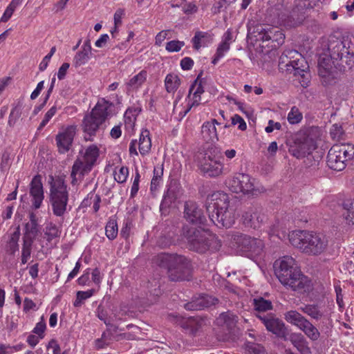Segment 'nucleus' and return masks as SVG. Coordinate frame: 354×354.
I'll return each mask as SVG.
<instances>
[{
	"instance_id": "obj_64",
	"label": "nucleus",
	"mask_w": 354,
	"mask_h": 354,
	"mask_svg": "<svg viewBox=\"0 0 354 354\" xmlns=\"http://www.w3.org/2000/svg\"><path fill=\"white\" fill-rule=\"evenodd\" d=\"M281 129V124L280 122H274L272 120H270L268 123V126L266 127L265 131L266 133H272L274 129L280 130Z\"/></svg>"
},
{
	"instance_id": "obj_61",
	"label": "nucleus",
	"mask_w": 354,
	"mask_h": 354,
	"mask_svg": "<svg viewBox=\"0 0 354 354\" xmlns=\"http://www.w3.org/2000/svg\"><path fill=\"white\" fill-rule=\"evenodd\" d=\"M19 250L18 241L9 239L6 245V252L11 255H14L15 252Z\"/></svg>"
},
{
	"instance_id": "obj_10",
	"label": "nucleus",
	"mask_w": 354,
	"mask_h": 354,
	"mask_svg": "<svg viewBox=\"0 0 354 354\" xmlns=\"http://www.w3.org/2000/svg\"><path fill=\"white\" fill-rule=\"evenodd\" d=\"M50 201L53 214L57 216H63L68 202V192L63 180L56 179L51 183Z\"/></svg>"
},
{
	"instance_id": "obj_46",
	"label": "nucleus",
	"mask_w": 354,
	"mask_h": 354,
	"mask_svg": "<svg viewBox=\"0 0 354 354\" xmlns=\"http://www.w3.org/2000/svg\"><path fill=\"white\" fill-rule=\"evenodd\" d=\"M60 230L59 227L53 223H49L46 227L45 235L47 236V241H51L54 238L59 236Z\"/></svg>"
},
{
	"instance_id": "obj_43",
	"label": "nucleus",
	"mask_w": 354,
	"mask_h": 354,
	"mask_svg": "<svg viewBox=\"0 0 354 354\" xmlns=\"http://www.w3.org/2000/svg\"><path fill=\"white\" fill-rule=\"evenodd\" d=\"M303 119V114L299 109L294 106L291 108L288 114L287 120L291 124H296L299 123Z\"/></svg>"
},
{
	"instance_id": "obj_32",
	"label": "nucleus",
	"mask_w": 354,
	"mask_h": 354,
	"mask_svg": "<svg viewBox=\"0 0 354 354\" xmlns=\"http://www.w3.org/2000/svg\"><path fill=\"white\" fill-rule=\"evenodd\" d=\"M163 165H157L153 168V176L151 181L150 190L156 192L162 184Z\"/></svg>"
},
{
	"instance_id": "obj_7",
	"label": "nucleus",
	"mask_w": 354,
	"mask_h": 354,
	"mask_svg": "<svg viewBox=\"0 0 354 354\" xmlns=\"http://www.w3.org/2000/svg\"><path fill=\"white\" fill-rule=\"evenodd\" d=\"M297 247L308 255L318 256L323 253L328 246V239L322 233L313 231H300Z\"/></svg>"
},
{
	"instance_id": "obj_55",
	"label": "nucleus",
	"mask_w": 354,
	"mask_h": 354,
	"mask_svg": "<svg viewBox=\"0 0 354 354\" xmlns=\"http://www.w3.org/2000/svg\"><path fill=\"white\" fill-rule=\"evenodd\" d=\"M32 243L24 241L22 252H21V263L25 264L28 261V259L30 256Z\"/></svg>"
},
{
	"instance_id": "obj_44",
	"label": "nucleus",
	"mask_w": 354,
	"mask_h": 354,
	"mask_svg": "<svg viewBox=\"0 0 354 354\" xmlns=\"http://www.w3.org/2000/svg\"><path fill=\"white\" fill-rule=\"evenodd\" d=\"M230 48V45L227 44L225 42H221L216 49V52L215 55H214L213 59L212 61V63L213 64H216L225 55V53L227 52Z\"/></svg>"
},
{
	"instance_id": "obj_29",
	"label": "nucleus",
	"mask_w": 354,
	"mask_h": 354,
	"mask_svg": "<svg viewBox=\"0 0 354 354\" xmlns=\"http://www.w3.org/2000/svg\"><path fill=\"white\" fill-rule=\"evenodd\" d=\"M151 148L150 132L147 129H142L138 141V150L140 153L145 156L148 154Z\"/></svg>"
},
{
	"instance_id": "obj_23",
	"label": "nucleus",
	"mask_w": 354,
	"mask_h": 354,
	"mask_svg": "<svg viewBox=\"0 0 354 354\" xmlns=\"http://www.w3.org/2000/svg\"><path fill=\"white\" fill-rule=\"evenodd\" d=\"M75 135V127L73 126L67 127L64 130L58 133L55 140L59 153H65L70 149Z\"/></svg>"
},
{
	"instance_id": "obj_1",
	"label": "nucleus",
	"mask_w": 354,
	"mask_h": 354,
	"mask_svg": "<svg viewBox=\"0 0 354 354\" xmlns=\"http://www.w3.org/2000/svg\"><path fill=\"white\" fill-rule=\"evenodd\" d=\"M295 265V259L283 257L274 263V274L285 287L299 293H308L313 290L311 279L304 275Z\"/></svg>"
},
{
	"instance_id": "obj_48",
	"label": "nucleus",
	"mask_w": 354,
	"mask_h": 354,
	"mask_svg": "<svg viewBox=\"0 0 354 354\" xmlns=\"http://www.w3.org/2000/svg\"><path fill=\"white\" fill-rule=\"evenodd\" d=\"M57 111V107L56 104H54L45 114L43 120L40 122L37 131H41L52 118L56 114Z\"/></svg>"
},
{
	"instance_id": "obj_13",
	"label": "nucleus",
	"mask_w": 354,
	"mask_h": 354,
	"mask_svg": "<svg viewBox=\"0 0 354 354\" xmlns=\"http://www.w3.org/2000/svg\"><path fill=\"white\" fill-rule=\"evenodd\" d=\"M205 80L200 78V75L192 84L189 89V93L186 97V105L183 110L180 111V114L183 113L185 116L193 108H196L201 103V95L205 92L204 88Z\"/></svg>"
},
{
	"instance_id": "obj_41",
	"label": "nucleus",
	"mask_w": 354,
	"mask_h": 354,
	"mask_svg": "<svg viewBox=\"0 0 354 354\" xmlns=\"http://www.w3.org/2000/svg\"><path fill=\"white\" fill-rule=\"evenodd\" d=\"M129 168L126 166L115 167L114 171V179L118 183H124L129 176Z\"/></svg>"
},
{
	"instance_id": "obj_3",
	"label": "nucleus",
	"mask_w": 354,
	"mask_h": 354,
	"mask_svg": "<svg viewBox=\"0 0 354 354\" xmlns=\"http://www.w3.org/2000/svg\"><path fill=\"white\" fill-rule=\"evenodd\" d=\"M114 104L102 97L98 100L91 111L86 113L82 123L84 138L86 141L92 142L97 132L105 122L115 114Z\"/></svg>"
},
{
	"instance_id": "obj_20",
	"label": "nucleus",
	"mask_w": 354,
	"mask_h": 354,
	"mask_svg": "<svg viewBox=\"0 0 354 354\" xmlns=\"http://www.w3.org/2000/svg\"><path fill=\"white\" fill-rule=\"evenodd\" d=\"M310 6L308 0H298L295 8L287 19H282L283 25L288 27L299 26L304 18V10Z\"/></svg>"
},
{
	"instance_id": "obj_6",
	"label": "nucleus",
	"mask_w": 354,
	"mask_h": 354,
	"mask_svg": "<svg viewBox=\"0 0 354 354\" xmlns=\"http://www.w3.org/2000/svg\"><path fill=\"white\" fill-rule=\"evenodd\" d=\"M100 156V149L95 145H89L82 158H77L73 163L71 177L72 184L75 185L88 174L96 164Z\"/></svg>"
},
{
	"instance_id": "obj_59",
	"label": "nucleus",
	"mask_w": 354,
	"mask_h": 354,
	"mask_svg": "<svg viewBox=\"0 0 354 354\" xmlns=\"http://www.w3.org/2000/svg\"><path fill=\"white\" fill-rule=\"evenodd\" d=\"M96 292V290L94 288L88 290L87 291H77L76 295H77V299L84 301L91 297Z\"/></svg>"
},
{
	"instance_id": "obj_17",
	"label": "nucleus",
	"mask_w": 354,
	"mask_h": 354,
	"mask_svg": "<svg viewBox=\"0 0 354 354\" xmlns=\"http://www.w3.org/2000/svg\"><path fill=\"white\" fill-rule=\"evenodd\" d=\"M240 251L250 255H259L263 250L261 240L245 234H241L234 239Z\"/></svg>"
},
{
	"instance_id": "obj_34",
	"label": "nucleus",
	"mask_w": 354,
	"mask_h": 354,
	"mask_svg": "<svg viewBox=\"0 0 354 354\" xmlns=\"http://www.w3.org/2000/svg\"><path fill=\"white\" fill-rule=\"evenodd\" d=\"M252 305L254 306V310L257 312V315H262V313H265L273 308L271 301L266 299L262 297L254 298L253 299Z\"/></svg>"
},
{
	"instance_id": "obj_4",
	"label": "nucleus",
	"mask_w": 354,
	"mask_h": 354,
	"mask_svg": "<svg viewBox=\"0 0 354 354\" xmlns=\"http://www.w3.org/2000/svg\"><path fill=\"white\" fill-rule=\"evenodd\" d=\"M158 265L167 270L168 277L171 281H189L192 279V265L183 255L162 253L158 256Z\"/></svg>"
},
{
	"instance_id": "obj_56",
	"label": "nucleus",
	"mask_w": 354,
	"mask_h": 354,
	"mask_svg": "<svg viewBox=\"0 0 354 354\" xmlns=\"http://www.w3.org/2000/svg\"><path fill=\"white\" fill-rule=\"evenodd\" d=\"M232 124L233 126L238 125V129L245 131L247 129V124L243 118L238 114H234L231 118Z\"/></svg>"
},
{
	"instance_id": "obj_35",
	"label": "nucleus",
	"mask_w": 354,
	"mask_h": 354,
	"mask_svg": "<svg viewBox=\"0 0 354 354\" xmlns=\"http://www.w3.org/2000/svg\"><path fill=\"white\" fill-rule=\"evenodd\" d=\"M180 85V79L178 75L169 73L165 79V89L168 93H174Z\"/></svg>"
},
{
	"instance_id": "obj_5",
	"label": "nucleus",
	"mask_w": 354,
	"mask_h": 354,
	"mask_svg": "<svg viewBox=\"0 0 354 354\" xmlns=\"http://www.w3.org/2000/svg\"><path fill=\"white\" fill-rule=\"evenodd\" d=\"M279 68L282 72L293 73L300 76L299 82L303 87H306L309 82V74L307 71L308 66L304 57L297 50H285L279 57Z\"/></svg>"
},
{
	"instance_id": "obj_25",
	"label": "nucleus",
	"mask_w": 354,
	"mask_h": 354,
	"mask_svg": "<svg viewBox=\"0 0 354 354\" xmlns=\"http://www.w3.org/2000/svg\"><path fill=\"white\" fill-rule=\"evenodd\" d=\"M288 339L301 354H310L311 350L308 346V342L304 335L300 333H292Z\"/></svg>"
},
{
	"instance_id": "obj_37",
	"label": "nucleus",
	"mask_w": 354,
	"mask_h": 354,
	"mask_svg": "<svg viewBox=\"0 0 354 354\" xmlns=\"http://www.w3.org/2000/svg\"><path fill=\"white\" fill-rule=\"evenodd\" d=\"M300 330H302L305 335L312 341H317L320 337V333L318 329L308 319L300 327Z\"/></svg>"
},
{
	"instance_id": "obj_62",
	"label": "nucleus",
	"mask_w": 354,
	"mask_h": 354,
	"mask_svg": "<svg viewBox=\"0 0 354 354\" xmlns=\"http://www.w3.org/2000/svg\"><path fill=\"white\" fill-rule=\"evenodd\" d=\"M124 15V10L122 8H118L114 14V25L116 29L118 26L122 24V19Z\"/></svg>"
},
{
	"instance_id": "obj_33",
	"label": "nucleus",
	"mask_w": 354,
	"mask_h": 354,
	"mask_svg": "<svg viewBox=\"0 0 354 354\" xmlns=\"http://www.w3.org/2000/svg\"><path fill=\"white\" fill-rule=\"evenodd\" d=\"M284 319L292 325L297 326L299 329L307 319L297 310H289L284 314Z\"/></svg>"
},
{
	"instance_id": "obj_60",
	"label": "nucleus",
	"mask_w": 354,
	"mask_h": 354,
	"mask_svg": "<svg viewBox=\"0 0 354 354\" xmlns=\"http://www.w3.org/2000/svg\"><path fill=\"white\" fill-rule=\"evenodd\" d=\"M169 30H165L159 32L155 37V44L158 46H160L162 44V42L165 41V39L168 36V34L169 33Z\"/></svg>"
},
{
	"instance_id": "obj_22",
	"label": "nucleus",
	"mask_w": 354,
	"mask_h": 354,
	"mask_svg": "<svg viewBox=\"0 0 354 354\" xmlns=\"http://www.w3.org/2000/svg\"><path fill=\"white\" fill-rule=\"evenodd\" d=\"M183 217L187 221H205L203 207L191 200L185 201L184 204Z\"/></svg>"
},
{
	"instance_id": "obj_11",
	"label": "nucleus",
	"mask_w": 354,
	"mask_h": 354,
	"mask_svg": "<svg viewBox=\"0 0 354 354\" xmlns=\"http://www.w3.org/2000/svg\"><path fill=\"white\" fill-rule=\"evenodd\" d=\"M229 203V196L223 192H216L209 195L206 209L210 221H224Z\"/></svg>"
},
{
	"instance_id": "obj_50",
	"label": "nucleus",
	"mask_w": 354,
	"mask_h": 354,
	"mask_svg": "<svg viewBox=\"0 0 354 354\" xmlns=\"http://www.w3.org/2000/svg\"><path fill=\"white\" fill-rule=\"evenodd\" d=\"M105 231L106 236L109 240L115 239L118 233V223H106Z\"/></svg>"
},
{
	"instance_id": "obj_63",
	"label": "nucleus",
	"mask_w": 354,
	"mask_h": 354,
	"mask_svg": "<svg viewBox=\"0 0 354 354\" xmlns=\"http://www.w3.org/2000/svg\"><path fill=\"white\" fill-rule=\"evenodd\" d=\"M194 66V61L192 58L186 57L181 59L180 66L184 71H188L192 68Z\"/></svg>"
},
{
	"instance_id": "obj_57",
	"label": "nucleus",
	"mask_w": 354,
	"mask_h": 354,
	"mask_svg": "<svg viewBox=\"0 0 354 354\" xmlns=\"http://www.w3.org/2000/svg\"><path fill=\"white\" fill-rule=\"evenodd\" d=\"M55 51L56 48L55 46L52 47L50 52L43 58L39 66V68L41 71H44L46 69L48 65V62H50Z\"/></svg>"
},
{
	"instance_id": "obj_47",
	"label": "nucleus",
	"mask_w": 354,
	"mask_h": 354,
	"mask_svg": "<svg viewBox=\"0 0 354 354\" xmlns=\"http://www.w3.org/2000/svg\"><path fill=\"white\" fill-rule=\"evenodd\" d=\"M202 309L209 308L218 303V299L209 295H202L198 297Z\"/></svg>"
},
{
	"instance_id": "obj_8",
	"label": "nucleus",
	"mask_w": 354,
	"mask_h": 354,
	"mask_svg": "<svg viewBox=\"0 0 354 354\" xmlns=\"http://www.w3.org/2000/svg\"><path fill=\"white\" fill-rule=\"evenodd\" d=\"M228 188L234 193L245 195L257 196L266 191V189L250 175L236 173L226 180Z\"/></svg>"
},
{
	"instance_id": "obj_2",
	"label": "nucleus",
	"mask_w": 354,
	"mask_h": 354,
	"mask_svg": "<svg viewBox=\"0 0 354 354\" xmlns=\"http://www.w3.org/2000/svg\"><path fill=\"white\" fill-rule=\"evenodd\" d=\"M197 223H185L182 228L183 234L187 240L189 249L198 254H205L207 252L213 253L219 250L221 242L216 234L208 228L197 225Z\"/></svg>"
},
{
	"instance_id": "obj_42",
	"label": "nucleus",
	"mask_w": 354,
	"mask_h": 354,
	"mask_svg": "<svg viewBox=\"0 0 354 354\" xmlns=\"http://www.w3.org/2000/svg\"><path fill=\"white\" fill-rule=\"evenodd\" d=\"M301 310L304 313L316 320L319 319L323 316V313L319 310L317 305L315 304L306 305L304 308H301Z\"/></svg>"
},
{
	"instance_id": "obj_53",
	"label": "nucleus",
	"mask_w": 354,
	"mask_h": 354,
	"mask_svg": "<svg viewBox=\"0 0 354 354\" xmlns=\"http://www.w3.org/2000/svg\"><path fill=\"white\" fill-rule=\"evenodd\" d=\"M46 329V324L44 319V316L41 317V321L37 323L35 327L32 332L39 336L40 339L44 337V332Z\"/></svg>"
},
{
	"instance_id": "obj_21",
	"label": "nucleus",
	"mask_w": 354,
	"mask_h": 354,
	"mask_svg": "<svg viewBox=\"0 0 354 354\" xmlns=\"http://www.w3.org/2000/svg\"><path fill=\"white\" fill-rule=\"evenodd\" d=\"M318 73L323 85L332 86L337 83L338 72L330 63H326L324 59L319 62Z\"/></svg>"
},
{
	"instance_id": "obj_36",
	"label": "nucleus",
	"mask_w": 354,
	"mask_h": 354,
	"mask_svg": "<svg viewBox=\"0 0 354 354\" xmlns=\"http://www.w3.org/2000/svg\"><path fill=\"white\" fill-rule=\"evenodd\" d=\"M147 77V71L145 70H142L140 73L129 80V82L127 83L128 88L131 90L138 89L145 82Z\"/></svg>"
},
{
	"instance_id": "obj_39",
	"label": "nucleus",
	"mask_w": 354,
	"mask_h": 354,
	"mask_svg": "<svg viewBox=\"0 0 354 354\" xmlns=\"http://www.w3.org/2000/svg\"><path fill=\"white\" fill-rule=\"evenodd\" d=\"M38 232V223H26L23 240L32 243Z\"/></svg>"
},
{
	"instance_id": "obj_24",
	"label": "nucleus",
	"mask_w": 354,
	"mask_h": 354,
	"mask_svg": "<svg viewBox=\"0 0 354 354\" xmlns=\"http://www.w3.org/2000/svg\"><path fill=\"white\" fill-rule=\"evenodd\" d=\"M204 320L200 317H189L183 320L180 326L192 337H196L202 328Z\"/></svg>"
},
{
	"instance_id": "obj_51",
	"label": "nucleus",
	"mask_w": 354,
	"mask_h": 354,
	"mask_svg": "<svg viewBox=\"0 0 354 354\" xmlns=\"http://www.w3.org/2000/svg\"><path fill=\"white\" fill-rule=\"evenodd\" d=\"M140 181V174L138 169H136L135 174L133 176V180L131 187L130 198H134L139 190V183Z\"/></svg>"
},
{
	"instance_id": "obj_16",
	"label": "nucleus",
	"mask_w": 354,
	"mask_h": 354,
	"mask_svg": "<svg viewBox=\"0 0 354 354\" xmlns=\"http://www.w3.org/2000/svg\"><path fill=\"white\" fill-rule=\"evenodd\" d=\"M223 163L211 150H207L200 162L201 171L209 177L220 176L223 170Z\"/></svg>"
},
{
	"instance_id": "obj_30",
	"label": "nucleus",
	"mask_w": 354,
	"mask_h": 354,
	"mask_svg": "<svg viewBox=\"0 0 354 354\" xmlns=\"http://www.w3.org/2000/svg\"><path fill=\"white\" fill-rule=\"evenodd\" d=\"M201 136L206 142L215 143L218 140L217 129L213 124L204 122L201 126Z\"/></svg>"
},
{
	"instance_id": "obj_49",
	"label": "nucleus",
	"mask_w": 354,
	"mask_h": 354,
	"mask_svg": "<svg viewBox=\"0 0 354 354\" xmlns=\"http://www.w3.org/2000/svg\"><path fill=\"white\" fill-rule=\"evenodd\" d=\"M344 215L347 221L354 220V199L344 203Z\"/></svg>"
},
{
	"instance_id": "obj_12",
	"label": "nucleus",
	"mask_w": 354,
	"mask_h": 354,
	"mask_svg": "<svg viewBox=\"0 0 354 354\" xmlns=\"http://www.w3.org/2000/svg\"><path fill=\"white\" fill-rule=\"evenodd\" d=\"M317 148L316 141L306 133H298L290 147V153L297 159L308 157Z\"/></svg>"
},
{
	"instance_id": "obj_28",
	"label": "nucleus",
	"mask_w": 354,
	"mask_h": 354,
	"mask_svg": "<svg viewBox=\"0 0 354 354\" xmlns=\"http://www.w3.org/2000/svg\"><path fill=\"white\" fill-rule=\"evenodd\" d=\"M91 45L89 40L84 41L81 50L74 57L73 62L75 67L85 64L90 59L91 54Z\"/></svg>"
},
{
	"instance_id": "obj_54",
	"label": "nucleus",
	"mask_w": 354,
	"mask_h": 354,
	"mask_svg": "<svg viewBox=\"0 0 354 354\" xmlns=\"http://www.w3.org/2000/svg\"><path fill=\"white\" fill-rule=\"evenodd\" d=\"M198 9V6L194 1H185L182 6L183 12L187 15L196 13Z\"/></svg>"
},
{
	"instance_id": "obj_27",
	"label": "nucleus",
	"mask_w": 354,
	"mask_h": 354,
	"mask_svg": "<svg viewBox=\"0 0 354 354\" xmlns=\"http://www.w3.org/2000/svg\"><path fill=\"white\" fill-rule=\"evenodd\" d=\"M328 50L331 59L335 60H342L346 55L349 54L348 48H346L345 44L342 41H337L335 42L330 41Z\"/></svg>"
},
{
	"instance_id": "obj_31",
	"label": "nucleus",
	"mask_w": 354,
	"mask_h": 354,
	"mask_svg": "<svg viewBox=\"0 0 354 354\" xmlns=\"http://www.w3.org/2000/svg\"><path fill=\"white\" fill-rule=\"evenodd\" d=\"M101 197L94 192H91L81 203L82 207H91L93 213L97 214L100 209Z\"/></svg>"
},
{
	"instance_id": "obj_9",
	"label": "nucleus",
	"mask_w": 354,
	"mask_h": 354,
	"mask_svg": "<svg viewBox=\"0 0 354 354\" xmlns=\"http://www.w3.org/2000/svg\"><path fill=\"white\" fill-rule=\"evenodd\" d=\"M354 156V145L350 143L335 145L328 151L327 165L333 170L342 171L346 162Z\"/></svg>"
},
{
	"instance_id": "obj_40",
	"label": "nucleus",
	"mask_w": 354,
	"mask_h": 354,
	"mask_svg": "<svg viewBox=\"0 0 354 354\" xmlns=\"http://www.w3.org/2000/svg\"><path fill=\"white\" fill-rule=\"evenodd\" d=\"M243 221H262L260 210L257 208L251 207L242 215Z\"/></svg>"
},
{
	"instance_id": "obj_15",
	"label": "nucleus",
	"mask_w": 354,
	"mask_h": 354,
	"mask_svg": "<svg viewBox=\"0 0 354 354\" xmlns=\"http://www.w3.org/2000/svg\"><path fill=\"white\" fill-rule=\"evenodd\" d=\"M257 317L262 322L269 332H271L284 341L288 340L289 331L281 319L276 317L272 313L257 315Z\"/></svg>"
},
{
	"instance_id": "obj_52",
	"label": "nucleus",
	"mask_w": 354,
	"mask_h": 354,
	"mask_svg": "<svg viewBox=\"0 0 354 354\" xmlns=\"http://www.w3.org/2000/svg\"><path fill=\"white\" fill-rule=\"evenodd\" d=\"M185 46V42L179 40H172L166 44L165 49L168 52H178Z\"/></svg>"
},
{
	"instance_id": "obj_38",
	"label": "nucleus",
	"mask_w": 354,
	"mask_h": 354,
	"mask_svg": "<svg viewBox=\"0 0 354 354\" xmlns=\"http://www.w3.org/2000/svg\"><path fill=\"white\" fill-rule=\"evenodd\" d=\"M218 319L226 325L228 330H231L236 326L239 318L236 315L228 310L221 313Z\"/></svg>"
},
{
	"instance_id": "obj_18",
	"label": "nucleus",
	"mask_w": 354,
	"mask_h": 354,
	"mask_svg": "<svg viewBox=\"0 0 354 354\" xmlns=\"http://www.w3.org/2000/svg\"><path fill=\"white\" fill-rule=\"evenodd\" d=\"M259 39L263 42L270 41V47L276 49L284 43L285 35L282 30L274 26L262 28L259 32Z\"/></svg>"
},
{
	"instance_id": "obj_14",
	"label": "nucleus",
	"mask_w": 354,
	"mask_h": 354,
	"mask_svg": "<svg viewBox=\"0 0 354 354\" xmlns=\"http://www.w3.org/2000/svg\"><path fill=\"white\" fill-rule=\"evenodd\" d=\"M205 80L200 78V75L192 84L189 89V93L186 97V105L183 110L180 111V114L183 113L185 116L193 108H196L201 103V95L205 92L204 88Z\"/></svg>"
},
{
	"instance_id": "obj_45",
	"label": "nucleus",
	"mask_w": 354,
	"mask_h": 354,
	"mask_svg": "<svg viewBox=\"0 0 354 354\" xmlns=\"http://www.w3.org/2000/svg\"><path fill=\"white\" fill-rule=\"evenodd\" d=\"M21 109L19 104L15 105L10 111L8 121V126L13 127L18 119L21 117Z\"/></svg>"
},
{
	"instance_id": "obj_19",
	"label": "nucleus",
	"mask_w": 354,
	"mask_h": 354,
	"mask_svg": "<svg viewBox=\"0 0 354 354\" xmlns=\"http://www.w3.org/2000/svg\"><path fill=\"white\" fill-rule=\"evenodd\" d=\"M41 179V176L37 174L33 176L29 185V193L31 197L32 207L35 209H39L44 199V192Z\"/></svg>"
},
{
	"instance_id": "obj_58",
	"label": "nucleus",
	"mask_w": 354,
	"mask_h": 354,
	"mask_svg": "<svg viewBox=\"0 0 354 354\" xmlns=\"http://www.w3.org/2000/svg\"><path fill=\"white\" fill-rule=\"evenodd\" d=\"M184 308L187 310H203L201 307V303L198 299V297L193 299L191 301L187 302L184 305Z\"/></svg>"
},
{
	"instance_id": "obj_26",
	"label": "nucleus",
	"mask_w": 354,
	"mask_h": 354,
	"mask_svg": "<svg viewBox=\"0 0 354 354\" xmlns=\"http://www.w3.org/2000/svg\"><path fill=\"white\" fill-rule=\"evenodd\" d=\"M213 41V34L210 32L196 31L192 39L193 48L199 50L202 47H206Z\"/></svg>"
}]
</instances>
